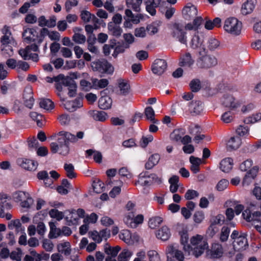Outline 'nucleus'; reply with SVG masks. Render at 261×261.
Listing matches in <instances>:
<instances>
[{"label":"nucleus","instance_id":"obj_1","mask_svg":"<svg viewBox=\"0 0 261 261\" xmlns=\"http://www.w3.org/2000/svg\"><path fill=\"white\" fill-rule=\"evenodd\" d=\"M57 141L59 144V153L60 154L66 155L69 152V143H75L79 140L82 139L84 136V133L80 131L74 135L66 131H61L57 134Z\"/></svg>","mask_w":261,"mask_h":261},{"label":"nucleus","instance_id":"obj_2","mask_svg":"<svg viewBox=\"0 0 261 261\" xmlns=\"http://www.w3.org/2000/svg\"><path fill=\"white\" fill-rule=\"evenodd\" d=\"M45 80L49 83H51L54 81L56 82H61L63 86L68 87L69 90L68 94L70 97L75 96L77 86L75 81L71 77H65L62 74H59L54 77L47 76L45 77Z\"/></svg>","mask_w":261,"mask_h":261},{"label":"nucleus","instance_id":"obj_3","mask_svg":"<svg viewBox=\"0 0 261 261\" xmlns=\"http://www.w3.org/2000/svg\"><path fill=\"white\" fill-rule=\"evenodd\" d=\"M190 243V251L193 250V254L196 257L200 256L208 247L207 242L199 234L192 237Z\"/></svg>","mask_w":261,"mask_h":261},{"label":"nucleus","instance_id":"obj_4","mask_svg":"<svg viewBox=\"0 0 261 261\" xmlns=\"http://www.w3.org/2000/svg\"><path fill=\"white\" fill-rule=\"evenodd\" d=\"M199 56L196 62V65L199 69H208L218 63L217 58L213 55L205 54V51H199Z\"/></svg>","mask_w":261,"mask_h":261},{"label":"nucleus","instance_id":"obj_5","mask_svg":"<svg viewBox=\"0 0 261 261\" xmlns=\"http://www.w3.org/2000/svg\"><path fill=\"white\" fill-rule=\"evenodd\" d=\"M171 35L176 40L182 44H187V37L185 25L180 22H175L171 27Z\"/></svg>","mask_w":261,"mask_h":261},{"label":"nucleus","instance_id":"obj_6","mask_svg":"<svg viewBox=\"0 0 261 261\" xmlns=\"http://www.w3.org/2000/svg\"><path fill=\"white\" fill-rule=\"evenodd\" d=\"M242 28L241 21L234 17L227 18L224 25V29L227 33L234 36L241 34Z\"/></svg>","mask_w":261,"mask_h":261},{"label":"nucleus","instance_id":"obj_7","mask_svg":"<svg viewBox=\"0 0 261 261\" xmlns=\"http://www.w3.org/2000/svg\"><path fill=\"white\" fill-rule=\"evenodd\" d=\"M91 67L94 71L100 72H107L112 73L114 68L112 65L107 61L97 60L92 62Z\"/></svg>","mask_w":261,"mask_h":261},{"label":"nucleus","instance_id":"obj_8","mask_svg":"<svg viewBox=\"0 0 261 261\" xmlns=\"http://www.w3.org/2000/svg\"><path fill=\"white\" fill-rule=\"evenodd\" d=\"M43 40V38H40L37 40V43L32 44L30 45H28L25 48L20 49L18 53L19 55L24 59L28 60V56L26 55L29 53H31V51L34 52H39V46L42 42Z\"/></svg>","mask_w":261,"mask_h":261},{"label":"nucleus","instance_id":"obj_9","mask_svg":"<svg viewBox=\"0 0 261 261\" xmlns=\"http://www.w3.org/2000/svg\"><path fill=\"white\" fill-rule=\"evenodd\" d=\"M167 67V64L165 60L157 59L152 65V71L153 73L160 75L165 71Z\"/></svg>","mask_w":261,"mask_h":261},{"label":"nucleus","instance_id":"obj_10","mask_svg":"<svg viewBox=\"0 0 261 261\" xmlns=\"http://www.w3.org/2000/svg\"><path fill=\"white\" fill-rule=\"evenodd\" d=\"M17 164L21 168L29 171H35L38 166L37 162L24 158L18 159Z\"/></svg>","mask_w":261,"mask_h":261},{"label":"nucleus","instance_id":"obj_11","mask_svg":"<svg viewBox=\"0 0 261 261\" xmlns=\"http://www.w3.org/2000/svg\"><path fill=\"white\" fill-rule=\"evenodd\" d=\"M223 253L222 245L219 243H214L212 245L211 249L206 251L207 256L211 258H217L221 257Z\"/></svg>","mask_w":261,"mask_h":261},{"label":"nucleus","instance_id":"obj_12","mask_svg":"<svg viewBox=\"0 0 261 261\" xmlns=\"http://www.w3.org/2000/svg\"><path fill=\"white\" fill-rule=\"evenodd\" d=\"M184 17L186 19H191L196 17L198 10L196 6L191 3L188 4L182 11Z\"/></svg>","mask_w":261,"mask_h":261},{"label":"nucleus","instance_id":"obj_13","mask_svg":"<svg viewBox=\"0 0 261 261\" xmlns=\"http://www.w3.org/2000/svg\"><path fill=\"white\" fill-rule=\"evenodd\" d=\"M222 104L226 107L234 110L240 106V102L236 100L234 97L229 94H226L223 96Z\"/></svg>","mask_w":261,"mask_h":261},{"label":"nucleus","instance_id":"obj_14","mask_svg":"<svg viewBox=\"0 0 261 261\" xmlns=\"http://www.w3.org/2000/svg\"><path fill=\"white\" fill-rule=\"evenodd\" d=\"M258 171L257 166H254L248 171L245 174L243 181L242 185L243 186H248L252 183L256 177Z\"/></svg>","mask_w":261,"mask_h":261},{"label":"nucleus","instance_id":"obj_15","mask_svg":"<svg viewBox=\"0 0 261 261\" xmlns=\"http://www.w3.org/2000/svg\"><path fill=\"white\" fill-rule=\"evenodd\" d=\"M3 36L1 39L2 45H10L13 43V38L10 28L5 25L2 30Z\"/></svg>","mask_w":261,"mask_h":261},{"label":"nucleus","instance_id":"obj_16","mask_svg":"<svg viewBox=\"0 0 261 261\" xmlns=\"http://www.w3.org/2000/svg\"><path fill=\"white\" fill-rule=\"evenodd\" d=\"M118 84L117 93L119 95H126L130 90V86L128 81L123 79H119L117 81Z\"/></svg>","mask_w":261,"mask_h":261},{"label":"nucleus","instance_id":"obj_17","mask_svg":"<svg viewBox=\"0 0 261 261\" xmlns=\"http://www.w3.org/2000/svg\"><path fill=\"white\" fill-rule=\"evenodd\" d=\"M203 103L200 101H192L189 105V112L193 116L200 114L203 111Z\"/></svg>","mask_w":261,"mask_h":261},{"label":"nucleus","instance_id":"obj_18","mask_svg":"<svg viewBox=\"0 0 261 261\" xmlns=\"http://www.w3.org/2000/svg\"><path fill=\"white\" fill-rule=\"evenodd\" d=\"M161 0H144L146 11L151 15L154 16L156 14V9L159 7Z\"/></svg>","mask_w":261,"mask_h":261},{"label":"nucleus","instance_id":"obj_19","mask_svg":"<svg viewBox=\"0 0 261 261\" xmlns=\"http://www.w3.org/2000/svg\"><path fill=\"white\" fill-rule=\"evenodd\" d=\"M246 237V233L242 234L240 238L233 241V246L234 250L240 251L245 249L246 246L248 245Z\"/></svg>","mask_w":261,"mask_h":261},{"label":"nucleus","instance_id":"obj_20","mask_svg":"<svg viewBox=\"0 0 261 261\" xmlns=\"http://www.w3.org/2000/svg\"><path fill=\"white\" fill-rule=\"evenodd\" d=\"M191 47L194 49L198 50V51L201 50L202 51H205V48L203 44V39L200 38L198 35H194L191 42Z\"/></svg>","mask_w":261,"mask_h":261},{"label":"nucleus","instance_id":"obj_21","mask_svg":"<svg viewBox=\"0 0 261 261\" xmlns=\"http://www.w3.org/2000/svg\"><path fill=\"white\" fill-rule=\"evenodd\" d=\"M24 105L29 109H31L33 106L34 99L33 97V92L31 88L25 89L23 94Z\"/></svg>","mask_w":261,"mask_h":261},{"label":"nucleus","instance_id":"obj_22","mask_svg":"<svg viewBox=\"0 0 261 261\" xmlns=\"http://www.w3.org/2000/svg\"><path fill=\"white\" fill-rule=\"evenodd\" d=\"M38 33L37 31L33 28H27L25 29L22 34V37L24 40L27 41L28 43L34 41Z\"/></svg>","mask_w":261,"mask_h":261},{"label":"nucleus","instance_id":"obj_23","mask_svg":"<svg viewBox=\"0 0 261 261\" xmlns=\"http://www.w3.org/2000/svg\"><path fill=\"white\" fill-rule=\"evenodd\" d=\"M166 254L170 255H173L178 261H183L184 256L182 252L175 249L173 245H169L166 249Z\"/></svg>","mask_w":261,"mask_h":261},{"label":"nucleus","instance_id":"obj_24","mask_svg":"<svg viewBox=\"0 0 261 261\" xmlns=\"http://www.w3.org/2000/svg\"><path fill=\"white\" fill-rule=\"evenodd\" d=\"M156 236L158 239H160L163 241L168 240L171 236L170 229L166 226H163L161 229L157 231Z\"/></svg>","mask_w":261,"mask_h":261},{"label":"nucleus","instance_id":"obj_25","mask_svg":"<svg viewBox=\"0 0 261 261\" xmlns=\"http://www.w3.org/2000/svg\"><path fill=\"white\" fill-rule=\"evenodd\" d=\"M57 248L59 253L63 254L65 256H68L71 254V245L69 242H64L58 244Z\"/></svg>","mask_w":261,"mask_h":261},{"label":"nucleus","instance_id":"obj_26","mask_svg":"<svg viewBox=\"0 0 261 261\" xmlns=\"http://www.w3.org/2000/svg\"><path fill=\"white\" fill-rule=\"evenodd\" d=\"M194 63L191 55L189 53L182 56L180 58L179 65L182 67H191Z\"/></svg>","mask_w":261,"mask_h":261},{"label":"nucleus","instance_id":"obj_27","mask_svg":"<svg viewBox=\"0 0 261 261\" xmlns=\"http://www.w3.org/2000/svg\"><path fill=\"white\" fill-rule=\"evenodd\" d=\"M255 8L254 2L252 0H247L242 6L241 11L244 15L251 13Z\"/></svg>","mask_w":261,"mask_h":261},{"label":"nucleus","instance_id":"obj_28","mask_svg":"<svg viewBox=\"0 0 261 261\" xmlns=\"http://www.w3.org/2000/svg\"><path fill=\"white\" fill-rule=\"evenodd\" d=\"M41 37L43 38L45 36H48L51 40L59 41L60 39V34L57 31L50 32L46 28H43L40 32Z\"/></svg>","mask_w":261,"mask_h":261},{"label":"nucleus","instance_id":"obj_29","mask_svg":"<svg viewBox=\"0 0 261 261\" xmlns=\"http://www.w3.org/2000/svg\"><path fill=\"white\" fill-rule=\"evenodd\" d=\"M108 30L111 35L117 38L119 37L122 33V29L120 26L113 23H108Z\"/></svg>","mask_w":261,"mask_h":261},{"label":"nucleus","instance_id":"obj_30","mask_svg":"<svg viewBox=\"0 0 261 261\" xmlns=\"http://www.w3.org/2000/svg\"><path fill=\"white\" fill-rule=\"evenodd\" d=\"M233 160L230 158H225L220 163V168L224 172H228L232 168Z\"/></svg>","mask_w":261,"mask_h":261},{"label":"nucleus","instance_id":"obj_31","mask_svg":"<svg viewBox=\"0 0 261 261\" xmlns=\"http://www.w3.org/2000/svg\"><path fill=\"white\" fill-rule=\"evenodd\" d=\"M112 100L108 96H101L98 100V107L103 110L109 109L111 107Z\"/></svg>","mask_w":261,"mask_h":261},{"label":"nucleus","instance_id":"obj_32","mask_svg":"<svg viewBox=\"0 0 261 261\" xmlns=\"http://www.w3.org/2000/svg\"><path fill=\"white\" fill-rule=\"evenodd\" d=\"M8 227L10 230L15 229L17 232L23 233L24 228L22 227L20 221L19 219H15L10 221L8 224Z\"/></svg>","mask_w":261,"mask_h":261},{"label":"nucleus","instance_id":"obj_33","mask_svg":"<svg viewBox=\"0 0 261 261\" xmlns=\"http://www.w3.org/2000/svg\"><path fill=\"white\" fill-rule=\"evenodd\" d=\"M160 159V156L159 154L155 153L151 155L145 165V168L148 170L152 169L154 166L158 164Z\"/></svg>","mask_w":261,"mask_h":261},{"label":"nucleus","instance_id":"obj_34","mask_svg":"<svg viewBox=\"0 0 261 261\" xmlns=\"http://www.w3.org/2000/svg\"><path fill=\"white\" fill-rule=\"evenodd\" d=\"M91 82L92 87L95 89L104 88L109 84L108 80L106 79L98 80L96 78H92L91 79Z\"/></svg>","mask_w":261,"mask_h":261},{"label":"nucleus","instance_id":"obj_35","mask_svg":"<svg viewBox=\"0 0 261 261\" xmlns=\"http://www.w3.org/2000/svg\"><path fill=\"white\" fill-rule=\"evenodd\" d=\"M190 162L191 164V170L194 173H197L199 171L200 165L201 164V159L198 158L191 156L190 158Z\"/></svg>","mask_w":261,"mask_h":261},{"label":"nucleus","instance_id":"obj_36","mask_svg":"<svg viewBox=\"0 0 261 261\" xmlns=\"http://www.w3.org/2000/svg\"><path fill=\"white\" fill-rule=\"evenodd\" d=\"M189 133L192 135L193 134L196 135L194 140L197 143H198L201 140H202L205 137L204 135L199 134L200 133V127L197 125L194 126H190L189 127Z\"/></svg>","mask_w":261,"mask_h":261},{"label":"nucleus","instance_id":"obj_37","mask_svg":"<svg viewBox=\"0 0 261 261\" xmlns=\"http://www.w3.org/2000/svg\"><path fill=\"white\" fill-rule=\"evenodd\" d=\"M142 0H126V4L128 8H132L134 11L139 12L141 10L140 6Z\"/></svg>","mask_w":261,"mask_h":261},{"label":"nucleus","instance_id":"obj_38","mask_svg":"<svg viewBox=\"0 0 261 261\" xmlns=\"http://www.w3.org/2000/svg\"><path fill=\"white\" fill-rule=\"evenodd\" d=\"M241 144V140L240 137H232L227 142L228 148L231 149H238Z\"/></svg>","mask_w":261,"mask_h":261},{"label":"nucleus","instance_id":"obj_39","mask_svg":"<svg viewBox=\"0 0 261 261\" xmlns=\"http://www.w3.org/2000/svg\"><path fill=\"white\" fill-rule=\"evenodd\" d=\"M104 249L106 254L111 255L112 257H115L120 250L121 248L118 246L112 247L109 244H106L105 246Z\"/></svg>","mask_w":261,"mask_h":261},{"label":"nucleus","instance_id":"obj_40","mask_svg":"<svg viewBox=\"0 0 261 261\" xmlns=\"http://www.w3.org/2000/svg\"><path fill=\"white\" fill-rule=\"evenodd\" d=\"M81 103L78 100L69 101L64 103V107L70 112L74 111L77 108L82 107Z\"/></svg>","mask_w":261,"mask_h":261},{"label":"nucleus","instance_id":"obj_41","mask_svg":"<svg viewBox=\"0 0 261 261\" xmlns=\"http://www.w3.org/2000/svg\"><path fill=\"white\" fill-rule=\"evenodd\" d=\"M86 153L88 157L93 154V159L96 163H100L101 162L102 156L100 152L93 149H88L86 150Z\"/></svg>","mask_w":261,"mask_h":261},{"label":"nucleus","instance_id":"obj_42","mask_svg":"<svg viewBox=\"0 0 261 261\" xmlns=\"http://www.w3.org/2000/svg\"><path fill=\"white\" fill-rule=\"evenodd\" d=\"M50 233L49 237L50 238H56L61 235V230L59 228H57L55 224L53 222H49Z\"/></svg>","mask_w":261,"mask_h":261},{"label":"nucleus","instance_id":"obj_43","mask_svg":"<svg viewBox=\"0 0 261 261\" xmlns=\"http://www.w3.org/2000/svg\"><path fill=\"white\" fill-rule=\"evenodd\" d=\"M206 44L207 48L213 51L218 48L220 45V42L216 38L210 37L207 39Z\"/></svg>","mask_w":261,"mask_h":261},{"label":"nucleus","instance_id":"obj_44","mask_svg":"<svg viewBox=\"0 0 261 261\" xmlns=\"http://www.w3.org/2000/svg\"><path fill=\"white\" fill-rule=\"evenodd\" d=\"M92 117L94 120L100 121H105L108 118L107 114L104 111H93Z\"/></svg>","mask_w":261,"mask_h":261},{"label":"nucleus","instance_id":"obj_45","mask_svg":"<svg viewBox=\"0 0 261 261\" xmlns=\"http://www.w3.org/2000/svg\"><path fill=\"white\" fill-rule=\"evenodd\" d=\"M163 222V219L161 217L155 216L150 218L148 222V225L151 229H154L159 226Z\"/></svg>","mask_w":261,"mask_h":261},{"label":"nucleus","instance_id":"obj_46","mask_svg":"<svg viewBox=\"0 0 261 261\" xmlns=\"http://www.w3.org/2000/svg\"><path fill=\"white\" fill-rule=\"evenodd\" d=\"M39 105L40 108H43L44 109L47 111L52 110L54 108L53 102H52L49 99H41Z\"/></svg>","mask_w":261,"mask_h":261},{"label":"nucleus","instance_id":"obj_47","mask_svg":"<svg viewBox=\"0 0 261 261\" xmlns=\"http://www.w3.org/2000/svg\"><path fill=\"white\" fill-rule=\"evenodd\" d=\"M119 238L126 244H130L132 242V234L128 230H123L119 234Z\"/></svg>","mask_w":261,"mask_h":261},{"label":"nucleus","instance_id":"obj_48","mask_svg":"<svg viewBox=\"0 0 261 261\" xmlns=\"http://www.w3.org/2000/svg\"><path fill=\"white\" fill-rule=\"evenodd\" d=\"M145 115L147 119L152 121L154 123H157L158 120L154 119V112L150 107H148L145 109Z\"/></svg>","mask_w":261,"mask_h":261},{"label":"nucleus","instance_id":"obj_49","mask_svg":"<svg viewBox=\"0 0 261 261\" xmlns=\"http://www.w3.org/2000/svg\"><path fill=\"white\" fill-rule=\"evenodd\" d=\"M180 241L182 245H183V249L188 252L190 251L191 246L190 245H187L188 241V234L187 232H183L180 234Z\"/></svg>","mask_w":261,"mask_h":261},{"label":"nucleus","instance_id":"obj_50","mask_svg":"<svg viewBox=\"0 0 261 261\" xmlns=\"http://www.w3.org/2000/svg\"><path fill=\"white\" fill-rule=\"evenodd\" d=\"M189 86L193 92H198L201 88L200 81L198 79L192 80L190 83Z\"/></svg>","mask_w":261,"mask_h":261},{"label":"nucleus","instance_id":"obj_51","mask_svg":"<svg viewBox=\"0 0 261 261\" xmlns=\"http://www.w3.org/2000/svg\"><path fill=\"white\" fill-rule=\"evenodd\" d=\"M128 48H129L128 44L122 43L118 44L115 47V50L112 55L114 57L116 58L119 54L123 53L125 49Z\"/></svg>","mask_w":261,"mask_h":261},{"label":"nucleus","instance_id":"obj_52","mask_svg":"<svg viewBox=\"0 0 261 261\" xmlns=\"http://www.w3.org/2000/svg\"><path fill=\"white\" fill-rule=\"evenodd\" d=\"M64 169L66 172L67 177L72 178L75 177V173L74 172V167L71 164H65Z\"/></svg>","mask_w":261,"mask_h":261},{"label":"nucleus","instance_id":"obj_53","mask_svg":"<svg viewBox=\"0 0 261 261\" xmlns=\"http://www.w3.org/2000/svg\"><path fill=\"white\" fill-rule=\"evenodd\" d=\"M30 116L33 120L37 122L38 126H42L43 125V123L42 122L43 116L41 114H38L36 112H31L30 113Z\"/></svg>","mask_w":261,"mask_h":261},{"label":"nucleus","instance_id":"obj_54","mask_svg":"<svg viewBox=\"0 0 261 261\" xmlns=\"http://www.w3.org/2000/svg\"><path fill=\"white\" fill-rule=\"evenodd\" d=\"M132 255L131 251L128 249H124L119 254L118 257V261H127Z\"/></svg>","mask_w":261,"mask_h":261},{"label":"nucleus","instance_id":"obj_55","mask_svg":"<svg viewBox=\"0 0 261 261\" xmlns=\"http://www.w3.org/2000/svg\"><path fill=\"white\" fill-rule=\"evenodd\" d=\"M42 247L47 252H51L54 248V244L53 242L47 239H43L42 241Z\"/></svg>","mask_w":261,"mask_h":261},{"label":"nucleus","instance_id":"obj_56","mask_svg":"<svg viewBox=\"0 0 261 261\" xmlns=\"http://www.w3.org/2000/svg\"><path fill=\"white\" fill-rule=\"evenodd\" d=\"M230 233V229L227 226H223L222 227L221 230V233H220V240L221 242H226L229 237Z\"/></svg>","mask_w":261,"mask_h":261},{"label":"nucleus","instance_id":"obj_57","mask_svg":"<svg viewBox=\"0 0 261 261\" xmlns=\"http://www.w3.org/2000/svg\"><path fill=\"white\" fill-rule=\"evenodd\" d=\"M29 194L22 191H18L14 193L13 198L17 202H21L29 196Z\"/></svg>","mask_w":261,"mask_h":261},{"label":"nucleus","instance_id":"obj_58","mask_svg":"<svg viewBox=\"0 0 261 261\" xmlns=\"http://www.w3.org/2000/svg\"><path fill=\"white\" fill-rule=\"evenodd\" d=\"M92 186L95 192L100 193L103 191L104 184L100 180H95L93 181Z\"/></svg>","mask_w":261,"mask_h":261},{"label":"nucleus","instance_id":"obj_59","mask_svg":"<svg viewBox=\"0 0 261 261\" xmlns=\"http://www.w3.org/2000/svg\"><path fill=\"white\" fill-rule=\"evenodd\" d=\"M49 214L51 218H56L58 221L62 220L64 217L63 213L57 209H51L49 211Z\"/></svg>","mask_w":261,"mask_h":261},{"label":"nucleus","instance_id":"obj_60","mask_svg":"<svg viewBox=\"0 0 261 261\" xmlns=\"http://www.w3.org/2000/svg\"><path fill=\"white\" fill-rule=\"evenodd\" d=\"M227 203L229 204V206H234V212L236 215H239L243 210L244 207L243 205L240 204H238L237 202L236 201H227Z\"/></svg>","mask_w":261,"mask_h":261},{"label":"nucleus","instance_id":"obj_61","mask_svg":"<svg viewBox=\"0 0 261 261\" xmlns=\"http://www.w3.org/2000/svg\"><path fill=\"white\" fill-rule=\"evenodd\" d=\"M72 40L76 43L83 44L86 42V38L85 36L83 34L75 33L72 36Z\"/></svg>","mask_w":261,"mask_h":261},{"label":"nucleus","instance_id":"obj_62","mask_svg":"<svg viewBox=\"0 0 261 261\" xmlns=\"http://www.w3.org/2000/svg\"><path fill=\"white\" fill-rule=\"evenodd\" d=\"M199 193L194 190H188L185 194V198L187 200L194 199L199 196Z\"/></svg>","mask_w":261,"mask_h":261},{"label":"nucleus","instance_id":"obj_63","mask_svg":"<svg viewBox=\"0 0 261 261\" xmlns=\"http://www.w3.org/2000/svg\"><path fill=\"white\" fill-rule=\"evenodd\" d=\"M228 185L229 181L225 179H222L218 182L216 187V188L219 191H222L227 188Z\"/></svg>","mask_w":261,"mask_h":261},{"label":"nucleus","instance_id":"obj_64","mask_svg":"<svg viewBox=\"0 0 261 261\" xmlns=\"http://www.w3.org/2000/svg\"><path fill=\"white\" fill-rule=\"evenodd\" d=\"M110 42V44H105L103 46V51L106 56H108L110 54L111 48H114L115 47L116 44V40H111Z\"/></svg>","mask_w":261,"mask_h":261}]
</instances>
